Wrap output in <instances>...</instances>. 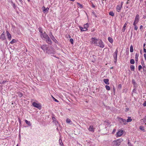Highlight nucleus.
<instances>
[{"mask_svg":"<svg viewBox=\"0 0 146 146\" xmlns=\"http://www.w3.org/2000/svg\"><path fill=\"white\" fill-rule=\"evenodd\" d=\"M99 39H98L97 38H92L91 40L92 41V44L97 46L98 43Z\"/></svg>","mask_w":146,"mask_h":146,"instance_id":"nucleus-1","label":"nucleus"},{"mask_svg":"<svg viewBox=\"0 0 146 146\" xmlns=\"http://www.w3.org/2000/svg\"><path fill=\"white\" fill-rule=\"evenodd\" d=\"M97 45V46H100V47L103 48L104 47V42L101 40H99L98 42Z\"/></svg>","mask_w":146,"mask_h":146,"instance_id":"nucleus-2","label":"nucleus"},{"mask_svg":"<svg viewBox=\"0 0 146 146\" xmlns=\"http://www.w3.org/2000/svg\"><path fill=\"white\" fill-rule=\"evenodd\" d=\"M118 51L117 50H116L114 52L113 54V56L114 58V62L115 63H116L117 61V55Z\"/></svg>","mask_w":146,"mask_h":146,"instance_id":"nucleus-3","label":"nucleus"},{"mask_svg":"<svg viewBox=\"0 0 146 146\" xmlns=\"http://www.w3.org/2000/svg\"><path fill=\"white\" fill-rule=\"evenodd\" d=\"M119 121L122 124L126 125L127 124L126 120L125 119H123L122 118H119Z\"/></svg>","mask_w":146,"mask_h":146,"instance_id":"nucleus-4","label":"nucleus"},{"mask_svg":"<svg viewBox=\"0 0 146 146\" xmlns=\"http://www.w3.org/2000/svg\"><path fill=\"white\" fill-rule=\"evenodd\" d=\"M139 15L138 14L137 15H136L135 21L133 23L135 25V24H137L138 23L139 21Z\"/></svg>","mask_w":146,"mask_h":146,"instance_id":"nucleus-5","label":"nucleus"},{"mask_svg":"<svg viewBox=\"0 0 146 146\" xmlns=\"http://www.w3.org/2000/svg\"><path fill=\"white\" fill-rule=\"evenodd\" d=\"M42 9L43 10V12L44 13H47L48 10H49V8L48 7L45 8L44 7H42Z\"/></svg>","mask_w":146,"mask_h":146,"instance_id":"nucleus-6","label":"nucleus"},{"mask_svg":"<svg viewBox=\"0 0 146 146\" xmlns=\"http://www.w3.org/2000/svg\"><path fill=\"white\" fill-rule=\"evenodd\" d=\"M46 40V42L49 44L51 45L52 43V41L50 39V38L48 36L47 38L45 39Z\"/></svg>","mask_w":146,"mask_h":146,"instance_id":"nucleus-7","label":"nucleus"},{"mask_svg":"<svg viewBox=\"0 0 146 146\" xmlns=\"http://www.w3.org/2000/svg\"><path fill=\"white\" fill-rule=\"evenodd\" d=\"M112 146H119V145L117 140H115L113 141L112 143Z\"/></svg>","mask_w":146,"mask_h":146,"instance_id":"nucleus-8","label":"nucleus"},{"mask_svg":"<svg viewBox=\"0 0 146 146\" xmlns=\"http://www.w3.org/2000/svg\"><path fill=\"white\" fill-rule=\"evenodd\" d=\"M0 39H1L2 40H5L6 39V36L4 34V32H3L1 35L0 37Z\"/></svg>","mask_w":146,"mask_h":146,"instance_id":"nucleus-9","label":"nucleus"},{"mask_svg":"<svg viewBox=\"0 0 146 146\" xmlns=\"http://www.w3.org/2000/svg\"><path fill=\"white\" fill-rule=\"evenodd\" d=\"M123 134V131L122 130L119 131L117 133V137L121 136Z\"/></svg>","mask_w":146,"mask_h":146,"instance_id":"nucleus-10","label":"nucleus"},{"mask_svg":"<svg viewBox=\"0 0 146 146\" xmlns=\"http://www.w3.org/2000/svg\"><path fill=\"white\" fill-rule=\"evenodd\" d=\"M6 33H7V38L9 40H10L11 38V35L8 31H6Z\"/></svg>","mask_w":146,"mask_h":146,"instance_id":"nucleus-11","label":"nucleus"},{"mask_svg":"<svg viewBox=\"0 0 146 146\" xmlns=\"http://www.w3.org/2000/svg\"><path fill=\"white\" fill-rule=\"evenodd\" d=\"M52 120L53 122L56 125H57V124L58 123V122L56 120L55 118L54 117V115H53L52 116Z\"/></svg>","mask_w":146,"mask_h":146,"instance_id":"nucleus-12","label":"nucleus"},{"mask_svg":"<svg viewBox=\"0 0 146 146\" xmlns=\"http://www.w3.org/2000/svg\"><path fill=\"white\" fill-rule=\"evenodd\" d=\"M41 48L44 51L47 49V46L46 44H44L41 46Z\"/></svg>","mask_w":146,"mask_h":146,"instance_id":"nucleus-13","label":"nucleus"},{"mask_svg":"<svg viewBox=\"0 0 146 146\" xmlns=\"http://www.w3.org/2000/svg\"><path fill=\"white\" fill-rule=\"evenodd\" d=\"M122 7V5H117L116 8L117 11L118 12H119Z\"/></svg>","mask_w":146,"mask_h":146,"instance_id":"nucleus-14","label":"nucleus"},{"mask_svg":"<svg viewBox=\"0 0 146 146\" xmlns=\"http://www.w3.org/2000/svg\"><path fill=\"white\" fill-rule=\"evenodd\" d=\"M132 83L133 84L134 87L135 88H137V84L136 82H135V80L134 79L132 80Z\"/></svg>","mask_w":146,"mask_h":146,"instance_id":"nucleus-15","label":"nucleus"},{"mask_svg":"<svg viewBox=\"0 0 146 146\" xmlns=\"http://www.w3.org/2000/svg\"><path fill=\"white\" fill-rule=\"evenodd\" d=\"M42 36L43 38L45 39H46L47 38V37H48V36L47 35V34L45 33V32L43 34V35H42Z\"/></svg>","mask_w":146,"mask_h":146,"instance_id":"nucleus-16","label":"nucleus"},{"mask_svg":"<svg viewBox=\"0 0 146 146\" xmlns=\"http://www.w3.org/2000/svg\"><path fill=\"white\" fill-rule=\"evenodd\" d=\"M51 38L52 40L55 42V43L57 44L58 43V41L56 39L54 36H52Z\"/></svg>","mask_w":146,"mask_h":146,"instance_id":"nucleus-17","label":"nucleus"},{"mask_svg":"<svg viewBox=\"0 0 146 146\" xmlns=\"http://www.w3.org/2000/svg\"><path fill=\"white\" fill-rule=\"evenodd\" d=\"M88 130L90 131L94 132V129L93 128V126L92 125H90L88 128Z\"/></svg>","mask_w":146,"mask_h":146,"instance_id":"nucleus-18","label":"nucleus"},{"mask_svg":"<svg viewBox=\"0 0 146 146\" xmlns=\"http://www.w3.org/2000/svg\"><path fill=\"white\" fill-rule=\"evenodd\" d=\"M81 31H87L88 30L87 29H85V28L82 27L81 26L79 27Z\"/></svg>","mask_w":146,"mask_h":146,"instance_id":"nucleus-19","label":"nucleus"},{"mask_svg":"<svg viewBox=\"0 0 146 146\" xmlns=\"http://www.w3.org/2000/svg\"><path fill=\"white\" fill-rule=\"evenodd\" d=\"M38 31H39V32L40 33V36L42 37V35L43 34V30L42 29V28L41 27H39L38 28Z\"/></svg>","mask_w":146,"mask_h":146,"instance_id":"nucleus-20","label":"nucleus"},{"mask_svg":"<svg viewBox=\"0 0 146 146\" xmlns=\"http://www.w3.org/2000/svg\"><path fill=\"white\" fill-rule=\"evenodd\" d=\"M104 82L106 84L109 85L110 84V83L109 82V80L108 79H104Z\"/></svg>","mask_w":146,"mask_h":146,"instance_id":"nucleus-21","label":"nucleus"},{"mask_svg":"<svg viewBox=\"0 0 146 146\" xmlns=\"http://www.w3.org/2000/svg\"><path fill=\"white\" fill-rule=\"evenodd\" d=\"M139 54L138 53H136L135 56V60L136 62H137L138 60V58L139 57Z\"/></svg>","mask_w":146,"mask_h":146,"instance_id":"nucleus-22","label":"nucleus"},{"mask_svg":"<svg viewBox=\"0 0 146 146\" xmlns=\"http://www.w3.org/2000/svg\"><path fill=\"white\" fill-rule=\"evenodd\" d=\"M108 41L110 42L111 43H112L113 42V40L112 38L110 37L108 38Z\"/></svg>","mask_w":146,"mask_h":146,"instance_id":"nucleus-23","label":"nucleus"},{"mask_svg":"<svg viewBox=\"0 0 146 146\" xmlns=\"http://www.w3.org/2000/svg\"><path fill=\"white\" fill-rule=\"evenodd\" d=\"M117 141L118 143H119V144L120 145L121 142H122L123 140L122 139H119L116 140Z\"/></svg>","mask_w":146,"mask_h":146,"instance_id":"nucleus-24","label":"nucleus"},{"mask_svg":"<svg viewBox=\"0 0 146 146\" xmlns=\"http://www.w3.org/2000/svg\"><path fill=\"white\" fill-rule=\"evenodd\" d=\"M132 120V119H131V117H128V119L126 120V121L127 122H127H131Z\"/></svg>","mask_w":146,"mask_h":146,"instance_id":"nucleus-25","label":"nucleus"},{"mask_svg":"<svg viewBox=\"0 0 146 146\" xmlns=\"http://www.w3.org/2000/svg\"><path fill=\"white\" fill-rule=\"evenodd\" d=\"M42 108L41 105L40 104H37V108L40 110Z\"/></svg>","mask_w":146,"mask_h":146,"instance_id":"nucleus-26","label":"nucleus"},{"mask_svg":"<svg viewBox=\"0 0 146 146\" xmlns=\"http://www.w3.org/2000/svg\"><path fill=\"white\" fill-rule=\"evenodd\" d=\"M127 25V23H125L124 24V25L123 26V29L122 30V32H124L125 31V27H126Z\"/></svg>","mask_w":146,"mask_h":146,"instance_id":"nucleus-27","label":"nucleus"},{"mask_svg":"<svg viewBox=\"0 0 146 146\" xmlns=\"http://www.w3.org/2000/svg\"><path fill=\"white\" fill-rule=\"evenodd\" d=\"M17 40L16 39H13L10 42V43L11 44H13L17 42Z\"/></svg>","mask_w":146,"mask_h":146,"instance_id":"nucleus-28","label":"nucleus"},{"mask_svg":"<svg viewBox=\"0 0 146 146\" xmlns=\"http://www.w3.org/2000/svg\"><path fill=\"white\" fill-rule=\"evenodd\" d=\"M17 94L20 98H21L23 95V94L21 92H18Z\"/></svg>","mask_w":146,"mask_h":146,"instance_id":"nucleus-29","label":"nucleus"},{"mask_svg":"<svg viewBox=\"0 0 146 146\" xmlns=\"http://www.w3.org/2000/svg\"><path fill=\"white\" fill-rule=\"evenodd\" d=\"M89 26V24L88 23H86V24H85L84 25V27L85 28V29H87V28Z\"/></svg>","mask_w":146,"mask_h":146,"instance_id":"nucleus-30","label":"nucleus"},{"mask_svg":"<svg viewBox=\"0 0 146 146\" xmlns=\"http://www.w3.org/2000/svg\"><path fill=\"white\" fill-rule=\"evenodd\" d=\"M25 122L28 125H29V126H31V124L30 123V121H28L27 120H25Z\"/></svg>","mask_w":146,"mask_h":146,"instance_id":"nucleus-31","label":"nucleus"},{"mask_svg":"<svg viewBox=\"0 0 146 146\" xmlns=\"http://www.w3.org/2000/svg\"><path fill=\"white\" fill-rule=\"evenodd\" d=\"M131 70V71H134L135 69V66L133 65H131L130 66Z\"/></svg>","mask_w":146,"mask_h":146,"instance_id":"nucleus-32","label":"nucleus"},{"mask_svg":"<svg viewBox=\"0 0 146 146\" xmlns=\"http://www.w3.org/2000/svg\"><path fill=\"white\" fill-rule=\"evenodd\" d=\"M133 47L132 45H131L130 47V52H133Z\"/></svg>","mask_w":146,"mask_h":146,"instance_id":"nucleus-33","label":"nucleus"},{"mask_svg":"<svg viewBox=\"0 0 146 146\" xmlns=\"http://www.w3.org/2000/svg\"><path fill=\"white\" fill-rule=\"evenodd\" d=\"M66 121L67 123H70L71 122L70 119L68 118L67 119H66Z\"/></svg>","mask_w":146,"mask_h":146,"instance_id":"nucleus-34","label":"nucleus"},{"mask_svg":"<svg viewBox=\"0 0 146 146\" xmlns=\"http://www.w3.org/2000/svg\"><path fill=\"white\" fill-rule=\"evenodd\" d=\"M130 63L131 64H134L135 63V61L134 59H131L130 60Z\"/></svg>","mask_w":146,"mask_h":146,"instance_id":"nucleus-35","label":"nucleus"},{"mask_svg":"<svg viewBox=\"0 0 146 146\" xmlns=\"http://www.w3.org/2000/svg\"><path fill=\"white\" fill-rule=\"evenodd\" d=\"M59 144L61 146H63V144L62 143V141L60 139L59 140Z\"/></svg>","mask_w":146,"mask_h":146,"instance_id":"nucleus-36","label":"nucleus"},{"mask_svg":"<svg viewBox=\"0 0 146 146\" xmlns=\"http://www.w3.org/2000/svg\"><path fill=\"white\" fill-rule=\"evenodd\" d=\"M105 88L106 89L108 90H110V86L108 85H106L105 86Z\"/></svg>","mask_w":146,"mask_h":146,"instance_id":"nucleus-37","label":"nucleus"},{"mask_svg":"<svg viewBox=\"0 0 146 146\" xmlns=\"http://www.w3.org/2000/svg\"><path fill=\"white\" fill-rule=\"evenodd\" d=\"M109 15L112 16H113L114 15V13L113 12H110L109 13Z\"/></svg>","mask_w":146,"mask_h":146,"instance_id":"nucleus-38","label":"nucleus"},{"mask_svg":"<svg viewBox=\"0 0 146 146\" xmlns=\"http://www.w3.org/2000/svg\"><path fill=\"white\" fill-rule=\"evenodd\" d=\"M32 105L35 107L36 108V103L34 102L33 103Z\"/></svg>","mask_w":146,"mask_h":146,"instance_id":"nucleus-39","label":"nucleus"},{"mask_svg":"<svg viewBox=\"0 0 146 146\" xmlns=\"http://www.w3.org/2000/svg\"><path fill=\"white\" fill-rule=\"evenodd\" d=\"M136 24H135V25H134V23L133 24V25L134 26V29L135 30H137L138 27H137V26L136 25Z\"/></svg>","mask_w":146,"mask_h":146,"instance_id":"nucleus-40","label":"nucleus"},{"mask_svg":"<svg viewBox=\"0 0 146 146\" xmlns=\"http://www.w3.org/2000/svg\"><path fill=\"white\" fill-rule=\"evenodd\" d=\"M142 120H143V122L144 123H146V115Z\"/></svg>","mask_w":146,"mask_h":146,"instance_id":"nucleus-41","label":"nucleus"},{"mask_svg":"<svg viewBox=\"0 0 146 146\" xmlns=\"http://www.w3.org/2000/svg\"><path fill=\"white\" fill-rule=\"evenodd\" d=\"M12 5V6L15 9H16V8H17V7H16V5H15V3H13V4Z\"/></svg>","mask_w":146,"mask_h":146,"instance_id":"nucleus-42","label":"nucleus"},{"mask_svg":"<svg viewBox=\"0 0 146 146\" xmlns=\"http://www.w3.org/2000/svg\"><path fill=\"white\" fill-rule=\"evenodd\" d=\"M128 145L129 146H133L131 143L130 142L129 140L128 141Z\"/></svg>","mask_w":146,"mask_h":146,"instance_id":"nucleus-43","label":"nucleus"},{"mask_svg":"<svg viewBox=\"0 0 146 146\" xmlns=\"http://www.w3.org/2000/svg\"><path fill=\"white\" fill-rule=\"evenodd\" d=\"M70 42L72 44H73V41L74 40L72 38H70Z\"/></svg>","mask_w":146,"mask_h":146,"instance_id":"nucleus-44","label":"nucleus"},{"mask_svg":"<svg viewBox=\"0 0 146 146\" xmlns=\"http://www.w3.org/2000/svg\"><path fill=\"white\" fill-rule=\"evenodd\" d=\"M142 68V66L141 65H140L138 66V70L140 71L141 70V69Z\"/></svg>","mask_w":146,"mask_h":146,"instance_id":"nucleus-45","label":"nucleus"},{"mask_svg":"<svg viewBox=\"0 0 146 146\" xmlns=\"http://www.w3.org/2000/svg\"><path fill=\"white\" fill-rule=\"evenodd\" d=\"M77 4H78V6H79L81 8H82V5L80 4V3H77Z\"/></svg>","mask_w":146,"mask_h":146,"instance_id":"nucleus-46","label":"nucleus"},{"mask_svg":"<svg viewBox=\"0 0 146 146\" xmlns=\"http://www.w3.org/2000/svg\"><path fill=\"white\" fill-rule=\"evenodd\" d=\"M7 82V81L6 80H3L2 82H1V83L2 84H4L6 82Z\"/></svg>","mask_w":146,"mask_h":146,"instance_id":"nucleus-47","label":"nucleus"},{"mask_svg":"<svg viewBox=\"0 0 146 146\" xmlns=\"http://www.w3.org/2000/svg\"><path fill=\"white\" fill-rule=\"evenodd\" d=\"M49 36L50 37V38H51L52 36H54L53 35H52V34L51 33H50L49 34Z\"/></svg>","mask_w":146,"mask_h":146,"instance_id":"nucleus-48","label":"nucleus"},{"mask_svg":"<svg viewBox=\"0 0 146 146\" xmlns=\"http://www.w3.org/2000/svg\"><path fill=\"white\" fill-rule=\"evenodd\" d=\"M143 105L144 106H146V100L145 101V102H144L143 104Z\"/></svg>","mask_w":146,"mask_h":146,"instance_id":"nucleus-49","label":"nucleus"},{"mask_svg":"<svg viewBox=\"0 0 146 146\" xmlns=\"http://www.w3.org/2000/svg\"><path fill=\"white\" fill-rule=\"evenodd\" d=\"M139 129L141 130H144L143 128L141 126L140 127Z\"/></svg>","mask_w":146,"mask_h":146,"instance_id":"nucleus-50","label":"nucleus"},{"mask_svg":"<svg viewBox=\"0 0 146 146\" xmlns=\"http://www.w3.org/2000/svg\"><path fill=\"white\" fill-rule=\"evenodd\" d=\"M144 56L145 58V59L146 61V54H144Z\"/></svg>","mask_w":146,"mask_h":146,"instance_id":"nucleus-51","label":"nucleus"},{"mask_svg":"<svg viewBox=\"0 0 146 146\" xmlns=\"http://www.w3.org/2000/svg\"><path fill=\"white\" fill-rule=\"evenodd\" d=\"M5 44H6V45H7V40L6 39H5Z\"/></svg>","mask_w":146,"mask_h":146,"instance_id":"nucleus-52","label":"nucleus"},{"mask_svg":"<svg viewBox=\"0 0 146 146\" xmlns=\"http://www.w3.org/2000/svg\"><path fill=\"white\" fill-rule=\"evenodd\" d=\"M54 101L55 102H59V101L58 100H57V99H54Z\"/></svg>","mask_w":146,"mask_h":146,"instance_id":"nucleus-53","label":"nucleus"},{"mask_svg":"<svg viewBox=\"0 0 146 146\" xmlns=\"http://www.w3.org/2000/svg\"><path fill=\"white\" fill-rule=\"evenodd\" d=\"M92 7L94 8L95 7V5H94L93 4H92Z\"/></svg>","mask_w":146,"mask_h":146,"instance_id":"nucleus-54","label":"nucleus"},{"mask_svg":"<svg viewBox=\"0 0 146 146\" xmlns=\"http://www.w3.org/2000/svg\"><path fill=\"white\" fill-rule=\"evenodd\" d=\"M118 87L119 88H121V84H119L118 85Z\"/></svg>","mask_w":146,"mask_h":146,"instance_id":"nucleus-55","label":"nucleus"},{"mask_svg":"<svg viewBox=\"0 0 146 146\" xmlns=\"http://www.w3.org/2000/svg\"><path fill=\"white\" fill-rule=\"evenodd\" d=\"M143 51L144 52L146 53V49H145L144 48L143 49Z\"/></svg>","mask_w":146,"mask_h":146,"instance_id":"nucleus-56","label":"nucleus"},{"mask_svg":"<svg viewBox=\"0 0 146 146\" xmlns=\"http://www.w3.org/2000/svg\"><path fill=\"white\" fill-rule=\"evenodd\" d=\"M127 2L126 3V4H128L129 3V0H127Z\"/></svg>","mask_w":146,"mask_h":146,"instance_id":"nucleus-57","label":"nucleus"},{"mask_svg":"<svg viewBox=\"0 0 146 146\" xmlns=\"http://www.w3.org/2000/svg\"><path fill=\"white\" fill-rule=\"evenodd\" d=\"M19 1L21 3V4H22V2H23L22 0H19Z\"/></svg>","mask_w":146,"mask_h":146,"instance_id":"nucleus-58","label":"nucleus"},{"mask_svg":"<svg viewBox=\"0 0 146 146\" xmlns=\"http://www.w3.org/2000/svg\"><path fill=\"white\" fill-rule=\"evenodd\" d=\"M19 121L20 123H21V119L19 118Z\"/></svg>","mask_w":146,"mask_h":146,"instance_id":"nucleus-59","label":"nucleus"},{"mask_svg":"<svg viewBox=\"0 0 146 146\" xmlns=\"http://www.w3.org/2000/svg\"><path fill=\"white\" fill-rule=\"evenodd\" d=\"M53 49H52V51H51V53H53L54 52V51L53 50Z\"/></svg>","mask_w":146,"mask_h":146,"instance_id":"nucleus-60","label":"nucleus"},{"mask_svg":"<svg viewBox=\"0 0 146 146\" xmlns=\"http://www.w3.org/2000/svg\"><path fill=\"white\" fill-rule=\"evenodd\" d=\"M93 13L94 14V15L95 16V17H97V16L96 15V14L94 12H93Z\"/></svg>","mask_w":146,"mask_h":146,"instance_id":"nucleus-61","label":"nucleus"},{"mask_svg":"<svg viewBox=\"0 0 146 146\" xmlns=\"http://www.w3.org/2000/svg\"><path fill=\"white\" fill-rule=\"evenodd\" d=\"M126 9H129V7L128 6H126Z\"/></svg>","mask_w":146,"mask_h":146,"instance_id":"nucleus-62","label":"nucleus"},{"mask_svg":"<svg viewBox=\"0 0 146 146\" xmlns=\"http://www.w3.org/2000/svg\"><path fill=\"white\" fill-rule=\"evenodd\" d=\"M11 3H12V5L13 4V3H13V1H11L10 2Z\"/></svg>","mask_w":146,"mask_h":146,"instance_id":"nucleus-63","label":"nucleus"},{"mask_svg":"<svg viewBox=\"0 0 146 146\" xmlns=\"http://www.w3.org/2000/svg\"><path fill=\"white\" fill-rule=\"evenodd\" d=\"M141 63L142 65H143V64H144V62L143 61H142L141 62Z\"/></svg>","mask_w":146,"mask_h":146,"instance_id":"nucleus-64","label":"nucleus"}]
</instances>
